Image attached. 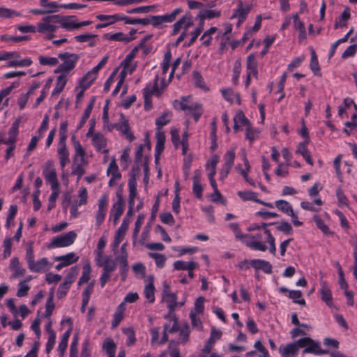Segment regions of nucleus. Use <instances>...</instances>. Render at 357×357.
Here are the masks:
<instances>
[{
  "label": "nucleus",
  "instance_id": "1",
  "mask_svg": "<svg viewBox=\"0 0 357 357\" xmlns=\"http://www.w3.org/2000/svg\"><path fill=\"white\" fill-rule=\"evenodd\" d=\"M58 57L63 62L58 66L54 70L55 73H68L75 68L77 62L79 59V56L77 54L63 52L58 54Z\"/></svg>",
  "mask_w": 357,
  "mask_h": 357
},
{
  "label": "nucleus",
  "instance_id": "2",
  "mask_svg": "<svg viewBox=\"0 0 357 357\" xmlns=\"http://www.w3.org/2000/svg\"><path fill=\"white\" fill-rule=\"evenodd\" d=\"M77 237V234L74 231H70L63 235L57 236L52 238L48 248H62L72 245Z\"/></svg>",
  "mask_w": 357,
  "mask_h": 357
},
{
  "label": "nucleus",
  "instance_id": "3",
  "mask_svg": "<svg viewBox=\"0 0 357 357\" xmlns=\"http://www.w3.org/2000/svg\"><path fill=\"white\" fill-rule=\"evenodd\" d=\"M43 174L47 182L51 184V188L52 190H57L59 186L56 172L54 168L53 162L51 160H48L45 163V168L43 171Z\"/></svg>",
  "mask_w": 357,
  "mask_h": 357
},
{
  "label": "nucleus",
  "instance_id": "4",
  "mask_svg": "<svg viewBox=\"0 0 357 357\" xmlns=\"http://www.w3.org/2000/svg\"><path fill=\"white\" fill-rule=\"evenodd\" d=\"M120 119L121 123L112 125V128L119 130L130 142L133 141L135 137L130 130L128 120L126 119L124 114L122 113L120 114Z\"/></svg>",
  "mask_w": 357,
  "mask_h": 357
},
{
  "label": "nucleus",
  "instance_id": "5",
  "mask_svg": "<svg viewBox=\"0 0 357 357\" xmlns=\"http://www.w3.org/2000/svg\"><path fill=\"white\" fill-rule=\"evenodd\" d=\"M193 25L192 17L190 12H187L181 18H180L174 24L172 31V35H176L181 27L184 28V31Z\"/></svg>",
  "mask_w": 357,
  "mask_h": 357
},
{
  "label": "nucleus",
  "instance_id": "6",
  "mask_svg": "<svg viewBox=\"0 0 357 357\" xmlns=\"http://www.w3.org/2000/svg\"><path fill=\"white\" fill-rule=\"evenodd\" d=\"M252 9V6L245 4L243 1H239L237 8L234 11L232 15L230 17L231 20L234 18H239V23L244 22L247 17L248 14Z\"/></svg>",
  "mask_w": 357,
  "mask_h": 357
},
{
  "label": "nucleus",
  "instance_id": "7",
  "mask_svg": "<svg viewBox=\"0 0 357 357\" xmlns=\"http://www.w3.org/2000/svg\"><path fill=\"white\" fill-rule=\"evenodd\" d=\"M107 204L108 196L107 195L105 194L98 201V209L96 216V225L98 226H100L103 222L107 212Z\"/></svg>",
  "mask_w": 357,
  "mask_h": 357
},
{
  "label": "nucleus",
  "instance_id": "8",
  "mask_svg": "<svg viewBox=\"0 0 357 357\" xmlns=\"http://www.w3.org/2000/svg\"><path fill=\"white\" fill-rule=\"evenodd\" d=\"M250 238H252L254 241H249L245 240V241H243L246 246L255 250H259L262 252L266 250L267 246L265 245V243L259 241V240L261 239L262 238L261 234H256L253 236H251Z\"/></svg>",
  "mask_w": 357,
  "mask_h": 357
},
{
  "label": "nucleus",
  "instance_id": "9",
  "mask_svg": "<svg viewBox=\"0 0 357 357\" xmlns=\"http://www.w3.org/2000/svg\"><path fill=\"white\" fill-rule=\"evenodd\" d=\"M250 264L255 269L257 274H258L259 270H262L266 274H271L272 273L273 266L268 261L252 259L250 261Z\"/></svg>",
  "mask_w": 357,
  "mask_h": 357
},
{
  "label": "nucleus",
  "instance_id": "10",
  "mask_svg": "<svg viewBox=\"0 0 357 357\" xmlns=\"http://www.w3.org/2000/svg\"><path fill=\"white\" fill-rule=\"evenodd\" d=\"M10 268L13 272L10 278L23 276L26 272L25 268L20 266V261L17 257H14L10 260Z\"/></svg>",
  "mask_w": 357,
  "mask_h": 357
},
{
  "label": "nucleus",
  "instance_id": "11",
  "mask_svg": "<svg viewBox=\"0 0 357 357\" xmlns=\"http://www.w3.org/2000/svg\"><path fill=\"white\" fill-rule=\"evenodd\" d=\"M321 284L320 293L321 300L324 301L327 305L331 306L333 303L331 291L326 281H322Z\"/></svg>",
  "mask_w": 357,
  "mask_h": 357
},
{
  "label": "nucleus",
  "instance_id": "12",
  "mask_svg": "<svg viewBox=\"0 0 357 357\" xmlns=\"http://www.w3.org/2000/svg\"><path fill=\"white\" fill-rule=\"evenodd\" d=\"M221 11L215 10H203L199 11L196 18L199 19L200 22H204L206 19L211 20L213 18H218L220 17Z\"/></svg>",
  "mask_w": 357,
  "mask_h": 357
},
{
  "label": "nucleus",
  "instance_id": "13",
  "mask_svg": "<svg viewBox=\"0 0 357 357\" xmlns=\"http://www.w3.org/2000/svg\"><path fill=\"white\" fill-rule=\"evenodd\" d=\"M298 349L295 342L289 343L284 347L279 348V352L282 357H291V356L296 355Z\"/></svg>",
  "mask_w": 357,
  "mask_h": 357
},
{
  "label": "nucleus",
  "instance_id": "14",
  "mask_svg": "<svg viewBox=\"0 0 357 357\" xmlns=\"http://www.w3.org/2000/svg\"><path fill=\"white\" fill-rule=\"evenodd\" d=\"M97 265L103 268V271L111 273L116 268V264L115 261L110 259L108 257H106L102 263L100 262V258L96 259Z\"/></svg>",
  "mask_w": 357,
  "mask_h": 357
},
{
  "label": "nucleus",
  "instance_id": "15",
  "mask_svg": "<svg viewBox=\"0 0 357 357\" xmlns=\"http://www.w3.org/2000/svg\"><path fill=\"white\" fill-rule=\"evenodd\" d=\"M47 266L48 261L47 258H42L38 259L36 262L34 261L33 264H30L29 268L33 272L39 273L47 270Z\"/></svg>",
  "mask_w": 357,
  "mask_h": 357
},
{
  "label": "nucleus",
  "instance_id": "16",
  "mask_svg": "<svg viewBox=\"0 0 357 357\" xmlns=\"http://www.w3.org/2000/svg\"><path fill=\"white\" fill-rule=\"evenodd\" d=\"M246 66L248 73H252L253 76L257 77V61L253 54L248 55L246 59Z\"/></svg>",
  "mask_w": 357,
  "mask_h": 357
},
{
  "label": "nucleus",
  "instance_id": "17",
  "mask_svg": "<svg viewBox=\"0 0 357 357\" xmlns=\"http://www.w3.org/2000/svg\"><path fill=\"white\" fill-rule=\"evenodd\" d=\"M162 300L167 303V307L169 309V313L172 314L176 310V306L178 305L177 303V295L176 293H172L170 294H167L165 296V298H162Z\"/></svg>",
  "mask_w": 357,
  "mask_h": 357
},
{
  "label": "nucleus",
  "instance_id": "18",
  "mask_svg": "<svg viewBox=\"0 0 357 357\" xmlns=\"http://www.w3.org/2000/svg\"><path fill=\"white\" fill-rule=\"evenodd\" d=\"M18 128H19V123L18 121H15L12 127L10 128L9 130V135L8 138L6 139V141H2L3 144H15L17 135L18 133Z\"/></svg>",
  "mask_w": 357,
  "mask_h": 357
},
{
  "label": "nucleus",
  "instance_id": "19",
  "mask_svg": "<svg viewBox=\"0 0 357 357\" xmlns=\"http://www.w3.org/2000/svg\"><path fill=\"white\" fill-rule=\"evenodd\" d=\"M95 101H96V98L92 97L90 100L89 104L87 105L86 108L85 109L84 112L82 115V117L77 126L78 130L83 127V126L85 124L86 120L89 119V116L91 113Z\"/></svg>",
  "mask_w": 357,
  "mask_h": 357
},
{
  "label": "nucleus",
  "instance_id": "20",
  "mask_svg": "<svg viewBox=\"0 0 357 357\" xmlns=\"http://www.w3.org/2000/svg\"><path fill=\"white\" fill-rule=\"evenodd\" d=\"M79 257H75L73 252L68 253L66 255L57 256L54 258V261H61L66 264V266L76 262Z\"/></svg>",
  "mask_w": 357,
  "mask_h": 357
},
{
  "label": "nucleus",
  "instance_id": "21",
  "mask_svg": "<svg viewBox=\"0 0 357 357\" xmlns=\"http://www.w3.org/2000/svg\"><path fill=\"white\" fill-rule=\"evenodd\" d=\"M157 142L155 144V151L158 153H162L164 150V145L165 142V135L162 130H157L156 132Z\"/></svg>",
  "mask_w": 357,
  "mask_h": 357
},
{
  "label": "nucleus",
  "instance_id": "22",
  "mask_svg": "<svg viewBox=\"0 0 357 357\" xmlns=\"http://www.w3.org/2000/svg\"><path fill=\"white\" fill-rule=\"evenodd\" d=\"M67 82L66 75L64 74L60 75L56 79V86L52 91V96H54L60 93L64 89Z\"/></svg>",
  "mask_w": 357,
  "mask_h": 357
},
{
  "label": "nucleus",
  "instance_id": "23",
  "mask_svg": "<svg viewBox=\"0 0 357 357\" xmlns=\"http://www.w3.org/2000/svg\"><path fill=\"white\" fill-rule=\"evenodd\" d=\"M311 60H310V68L312 70V71L316 75L321 76L320 72V68L318 62V59L316 54V52L313 48H311Z\"/></svg>",
  "mask_w": 357,
  "mask_h": 357
},
{
  "label": "nucleus",
  "instance_id": "24",
  "mask_svg": "<svg viewBox=\"0 0 357 357\" xmlns=\"http://www.w3.org/2000/svg\"><path fill=\"white\" fill-rule=\"evenodd\" d=\"M143 150L144 145L142 144H139L136 150L135 155V163L136 166L132 167V174H135V172H138L139 170V163L142 162L143 157Z\"/></svg>",
  "mask_w": 357,
  "mask_h": 357
},
{
  "label": "nucleus",
  "instance_id": "25",
  "mask_svg": "<svg viewBox=\"0 0 357 357\" xmlns=\"http://www.w3.org/2000/svg\"><path fill=\"white\" fill-rule=\"evenodd\" d=\"M105 37H107L111 40L122 41L125 43H128L135 39L134 36H124L122 32H118L111 35L105 34Z\"/></svg>",
  "mask_w": 357,
  "mask_h": 357
},
{
  "label": "nucleus",
  "instance_id": "26",
  "mask_svg": "<svg viewBox=\"0 0 357 357\" xmlns=\"http://www.w3.org/2000/svg\"><path fill=\"white\" fill-rule=\"evenodd\" d=\"M314 221L316 223L317 227L326 235L331 236L333 234V232L330 230L328 227L324 223V220L317 215H314L313 217Z\"/></svg>",
  "mask_w": 357,
  "mask_h": 357
},
{
  "label": "nucleus",
  "instance_id": "27",
  "mask_svg": "<svg viewBox=\"0 0 357 357\" xmlns=\"http://www.w3.org/2000/svg\"><path fill=\"white\" fill-rule=\"evenodd\" d=\"M192 76L194 83L197 87L202 89L204 91H208L209 90L204 82L203 77L198 71L194 70L192 73Z\"/></svg>",
  "mask_w": 357,
  "mask_h": 357
},
{
  "label": "nucleus",
  "instance_id": "28",
  "mask_svg": "<svg viewBox=\"0 0 357 357\" xmlns=\"http://www.w3.org/2000/svg\"><path fill=\"white\" fill-rule=\"evenodd\" d=\"M93 145L100 151L106 146V139L103 135L95 133L92 138Z\"/></svg>",
  "mask_w": 357,
  "mask_h": 357
},
{
  "label": "nucleus",
  "instance_id": "29",
  "mask_svg": "<svg viewBox=\"0 0 357 357\" xmlns=\"http://www.w3.org/2000/svg\"><path fill=\"white\" fill-rule=\"evenodd\" d=\"M86 164V162H82L80 161L79 163H76L75 160L72 168L71 174L77 176V182L81 179L82 176L85 174V169L83 165Z\"/></svg>",
  "mask_w": 357,
  "mask_h": 357
},
{
  "label": "nucleus",
  "instance_id": "30",
  "mask_svg": "<svg viewBox=\"0 0 357 357\" xmlns=\"http://www.w3.org/2000/svg\"><path fill=\"white\" fill-rule=\"evenodd\" d=\"M151 282L146 285L144 289L145 297L149 300V303H153L155 301V287L153 283V276L151 277Z\"/></svg>",
  "mask_w": 357,
  "mask_h": 357
},
{
  "label": "nucleus",
  "instance_id": "31",
  "mask_svg": "<svg viewBox=\"0 0 357 357\" xmlns=\"http://www.w3.org/2000/svg\"><path fill=\"white\" fill-rule=\"evenodd\" d=\"M107 175L111 174L114 178H121V174L119 171V167L115 158H113L109 163L107 171Z\"/></svg>",
  "mask_w": 357,
  "mask_h": 357
},
{
  "label": "nucleus",
  "instance_id": "32",
  "mask_svg": "<svg viewBox=\"0 0 357 357\" xmlns=\"http://www.w3.org/2000/svg\"><path fill=\"white\" fill-rule=\"evenodd\" d=\"M275 206L281 211L289 215L292 212L293 208L289 203L285 200L280 199L275 202Z\"/></svg>",
  "mask_w": 357,
  "mask_h": 357
},
{
  "label": "nucleus",
  "instance_id": "33",
  "mask_svg": "<svg viewBox=\"0 0 357 357\" xmlns=\"http://www.w3.org/2000/svg\"><path fill=\"white\" fill-rule=\"evenodd\" d=\"M127 16L126 15H120L119 14H114L112 15H98L96 18L100 21H104L105 20H112V22L114 23L116 21H123L126 23Z\"/></svg>",
  "mask_w": 357,
  "mask_h": 357
},
{
  "label": "nucleus",
  "instance_id": "34",
  "mask_svg": "<svg viewBox=\"0 0 357 357\" xmlns=\"http://www.w3.org/2000/svg\"><path fill=\"white\" fill-rule=\"evenodd\" d=\"M204 26V22H200L199 21L198 26L195 29V30L194 31L191 32V36L192 37L190 38V40L189 41V43L188 44H185L184 45L185 46L190 47V46H191L195 42V40H197V37L200 35V33L203 31Z\"/></svg>",
  "mask_w": 357,
  "mask_h": 357
},
{
  "label": "nucleus",
  "instance_id": "35",
  "mask_svg": "<svg viewBox=\"0 0 357 357\" xmlns=\"http://www.w3.org/2000/svg\"><path fill=\"white\" fill-rule=\"evenodd\" d=\"M129 197L135 198L137 195V182L135 174H132L128 181Z\"/></svg>",
  "mask_w": 357,
  "mask_h": 357
},
{
  "label": "nucleus",
  "instance_id": "36",
  "mask_svg": "<svg viewBox=\"0 0 357 357\" xmlns=\"http://www.w3.org/2000/svg\"><path fill=\"white\" fill-rule=\"evenodd\" d=\"M149 255L151 258L155 259V264L158 267L162 268L165 266V263L166 261V257L163 254H160L157 252H149Z\"/></svg>",
  "mask_w": 357,
  "mask_h": 357
},
{
  "label": "nucleus",
  "instance_id": "37",
  "mask_svg": "<svg viewBox=\"0 0 357 357\" xmlns=\"http://www.w3.org/2000/svg\"><path fill=\"white\" fill-rule=\"evenodd\" d=\"M123 333L127 336L128 340L126 342L127 346L130 347L133 345L136 342L135 331L132 328H127L123 329Z\"/></svg>",
  "mask_w": 357,
  "mask_h": 357
},
{
  "label": "nucleus",
  "instance_id": "38",
  "mask_svg": "<svg viewBox=\"0 0 357 357\" xmlns=\"http://www.w3.org/2000/svg\"><path fill=\"white\" fill-rule=\"evenodd\" d=\"M91 266L89 263L86 264L83 266V271L81 278L78 282V285L87 282L90 279Z\"/></svg>",
  "mask_w": 357,
  "mask_h": 357
},
{
  "label": "nucleus",
  "instance_id": "39",
  "mask_svg": "<svg viewBox=\"0 0 357 357\" xmlns=\"http://www.w3.org/2000/svg\"><path fill=\"white\" fill-rule=\"evenodd\" d=\"M241 70V59H237L234 65L232 82L234 84H238V78Z\"/></svg>",
  "mask_w": 357,
  "mask_h": 357
},
{
  "label": "nucleus",
  "instance_id": "40",
  "mask_svg": "<svg viewBox=\"0 0 357 357\" xmlns=\"http://www.w3.org/2000/svg\"><path fill=\"white\" fill-rule=\"evenodd\" d=\"M144 109L149 111L152 108L151 92L150 91L149 86L144 89Z\"/></svg>",
  "mask_w": 357,
  "mask_h": 357
},
{
  "label": "nucleus",
  "instance_id": "41",
  "mask_svg": "<svg viewBox=\"0 0 357 357\" xmlns=\"http://www.w3.org/2000/svg\"><path fill=\"white\" fill-rule=\"evenodd\" d=\"M70 17L61 16L59 15H49L43 18V20L50 24L62 23V21L68 20Z\"/></svg>",
  "mask_w": 357,
  "mask_h": 357
},
{
  "label": "nucleus",
  "instance_id": "42",
  "mask_svg": "<svg viewBox=\"0 0 357 357\" xmlns=\"http://www.w3.org/2000/svg\"><path fill=\"white\" fill-rule=\"evenodd\" d=\"M265 234H266V236H267L266 241L269 244V251L271 254L275 255V252H276L275 238L273 237V236L271 234L270 230H268V229H265Z\"/></svg>",
  "mask_w": 357,
  "mask_h": 357
},
{
  "label": "nucleus",
  "instance_id": "43",
  "mask_svg": "<svg viewBox=\"0 0 357 357\" xmlns=\"http://www.w3.org/2000/svg\"><path fill=\"white\" fill-rule=\"evenodd\" d=\"M96 77L97 74L91 70L82 77V79L79 80V84H89L90 86L93 81L96 79Z\"/></svg>",
  "mask_w": 357,
  "mask_h": 357
},
{
  "label": "nucleus",
  "instance_id": "44",
  "mask_svg": "<svg viewBox=\"0 0 357 357\" xmlns=\"http://www.w3.org/2000/svg\"><path fill=\"white\" fill-rule=\"evenodd\" d=\"M102 349L105 350L107 354L111 353H116V346L112 339L107 338L103 343Z\"/></svg>",
  "mask_w": 357,
  "mask_h": 357
},
{
  "label": "nucleus",
  "instance_id": "45",
  "mask_svg": "<svg viewBox=\"0 0 357 357\" xmlns=\"http://www.w3.org/2000/svg\"><path fill=\"white\" fill-rule=\"evenodd\" d=\"M234 121L238 123L241 126H245L246 128L248 126V125L251 124L242 111L237 112L234 119Z\"/></svg>",
  "mask_w": 357,
  "mask_h": 357
},
{
  "label": "nucleus",
  "instance_id": "46",
  "mask_svg": "<svg viewBox=\"0 0 357 357\" xmlns=\"http://www.w3.org/2000/svg\"><path fill=\"white\" fill-rule=\"evenodd\" d=\"M190 329L189 324L185 323L183 324L181 329H180L179 336L183 343H185L189 340Z\"/></svg>",
  "mask_w": 357,
  "mask_h": 357
},
{
  "label": "nucleus",
  "instance_id": "47",
  "mask_svg": "<svg viewBox=\"0 0 357 357\" xmlns=\"http://www.w3.org/2000/svg\"><path fill=\"white\" fill-rule=\"evenodd\" d=\"M131 217L132 216H127V215H126V217L123 220L121 225L117 229V231L116 232V234L121 235V236H125V234L128 229V225L130 222V219Z\"/></svg>",
  "mask_w": 357,
  "mask_h": 357
},
{
  "label": "nucleus",
  "instance_id": "48",
  "mask_svg": "<svg viewBox=\"0 0 357 357\" xmlns=\"http://www.w3.org/2000/svg\"><path fill=\"white\" fill-rule=\"evenodd\" d=\"M139 50L137 47H134L132 51L126 56L125 59L122 61L121 65L123 66L124 69L129 67L130 63L133 60V59L135 57L137 53L138 52Z\"/></svg>",
  "mask_w": 357,
  "mask_h": 357
},
{
  "label": "nucleus",
  "instance_id": "49",
  "mask_svg": "<svg viewBox=\"0 0 357 357\" xmlns=\"http://www.w3.org/2000/svg\"><path fill=\"white\" fill-rule=\"evenodd\" d=\"M319 347H320L319 344L318 342L314 341L310 337V343H309L308 346L303 351V354L310 353V354H317V351L319 349Z\"/></svg>",
  "mask_w": 357,
  "mask_h": 357
},
{
  "label": "nucleus",
  "instance_id": "50",
  "mask_svg": "<svg viewBox=\"0 0 357 357\" xmlns=\"http://www.w3.org/2000/svg\"><path fill=\"white\" fill-rule=\"evenodd\" d=\"M155 8V5L140 6V7H137V8H135L128 10H127V13L129 14L139 13H149V12L153 10Z\"/></svg>",
  "mask_w": 357,
  "mask_h": 357
},
{
  "label": "nucleus",
  "instance_id": "51",
  "mask_svg": "<svg viewBox=\"0 0 357 357\" xmlns=\"http://www.w3.org/2000/svg\"><path fill=\"white\" fill-rule=\"evenodd\" d=\"M124 199L123 198L119 197V200H117L113 205L112 208V213H116L119 215H122L124 208H123Z\"/></svg>",
  "mask_w": 357,
  "mask_h": 357
},
{
  "label": "nucleus",
  "instance_id": "52",
  "mask_svg": "<svg viewBox=\"0 0 357 357\" xmlns=\"http://www.w3.org/2000/svg\"><path fill=\"white\" fill-rule=\"evenodd\" d=\"M0 39L2 41H13L15 43H19L24 40H28L30 39L29 36H9L8 35H2L0 37Z\"/></svg>",
  "mask_w": 357,
  "mask_h": 357
},
{
  "label": "nucleus",
  "instance_id": "53",
  "mask_svg": "<svg viewBox=\"0 0 357 357\" xmlns=\"http://www.w3.org/2000/svg\"><path fill=\"white\" fill-rule=\"evenodd\" d=\"M276 228H277V229L278 231H282L284 234H292V231H293L292 227L287 221H284V220L281 221L278 224V225L277 226Z\"/></svg>",
  "mask_w": 357,
  "mask_h": 357
},
{
  "label": "nucleus",
  "instance_id": "54",
  "mask_svg": "<svg viewBox=\"0 0 357 357\" xmlns=\"http://www.w3.org/2000/svg\"><path fill=\"white\" fill-rule=\"evenodd\" d=\"M224 159L225 161L224 165L232 167L235 159L234 149L228 150L224 156Z\"/></svg>",
  "mask_w": 357,
  "mask_h": 357
},
{
  "label": "nucleus",
  "instance_id": "55",
  "mask_svg": "<svg viewBox=\"0 0 357 357\" xmlns=\"http://www.w3.org/2000/svg\"><path fill=\"white\" fill-rule=\"evenodd\" d=\"M169 115V112H165L155 120V124L157 126V130H161L162 126L167 125L170 120L167 119L166 117Z\"/></svg>",
  "mask_w": 357,
  "mask_h": 357
},
{
  "label": "nucleus",
  "instance_id": "56",
  "mask_svg": "<svg viewBox=\"0 0 357 357\" xmlns=\"http://www.w3.org/2000/svg\"><path fill=\"white\" fill-rule=\"evenodd\" d=\"M74 148H75V160H76V157L77 155H80L81 156V158H80L81 162H85V159H84L85 151L79 141L74 142Z\"/></svg>",
  "mask_w": 357,
  "mask_h": 357
},
{
  "label": "nucleus",
  "instance_id": "57",
  "mask_svg": "<svg viewBox=\"0 0 357 357\" xmlns=\"http://www.w3.org/2000/svg\"><path fill=\"white\" fill-rule=\"evenodd\" d=\"M40 64L43 66H54L58 64L59 61L56 57H45V56H40L39 57Z\"/></svg>",
  "mask_w": 357,
  "mask_h": 357
},
{
  "label": "nucleus",
  "instance_id": "58",
  "mask_svg": "<svg viewBox=\"0 0 357 357\" xmlns=\"http://www.w3.org/2000/svg\"><path fill=\"white\" fill-rule=\"evenodd\" d=\"M191 319V324L193 328H197L198 331H201L203 329L202 322L199 318H197L195 312L191 311L190 313Z\"/></svg>",
  "mask_w": 357,
  "mask_h": 357
},
{
  "label": "nucleus",
  "instance_id": "59",
  "mask_svg": "<svg viewBox=\"0 0 357 357\" xmlns=\"http://www.w3.org/2000/svg\"><path fill=\"white\" fill-rule=\"evenodd\" d=\"M337 267L338 269V275H339V284L342 289L347 290L348 289V284L344 279V272L342 269L340 264L337 262Z\"/></svg>",
  "mask_w": 357,
  "mask_h": 357
},
{
  "label": "nucleus",
  "instance_id": "60",
  "mask_svg": "<svg viewBox=\"0 0 357 357\" xmlns=\"http://www.w3.org/2000/svg\"><path fill=\"white\" fill-rule=\"evenodd\" d=\"M238 195L243 200L255 202L257 198V193L252 191H238Z\"/></svg>",
  "mask_w": 357,
  "mask_h": 357
},
{
  "label": "nucleus",
  "instance_id": "61",
  "mask_svg": "<svg viewBox=\"0 0 357 357\" xmlns=\"http://www.w3.org/2000/svg\"><path fill=\"white\" fill-rule=\"evenodd\" d=\"M229 227L230 229L234 231V233L235 234V236H236V238H238V240L241 241H245V240H244V238L245 237H248V235H243L241 231V229L238 227V225L237 223H231L229 224Z\"/></svg>",
  "mask_w": 357,
  "mask_h": 357
},
{
  "label": "nucleus",
  "instance_id": "62",
  "mask_svg": "<svg viewBox=\"0 0 357 357\" xmlns=\"http://www.w3.org/2000/svg\"><path fill=\"white\" fill-rule=\"evenodd\" d=\"M70 287V282H62L59 285L58 291H57L58 298L61 299V298H63L66 295Z\"/></svg>",
  "mask_w": 357,
  "mask_h": 357
},
{
  "label": "nucleus",
  "instance_id": "63",
  "mask_svg": "<svg viewBox=\"0 0 357 357\" xmlns=\"http://www.w3.org/2000/svg\"><path fill=\"white\" fill-rule=\"evenodd\" d=\"M126 24H140L143 25H148L151 24V20L149 18L143 19H133L127 16Z\"/></svg>",
  "mask_w": 357,
  "mask_h": 357
},
{
  "label": "nucleus",
  "instance_id": "64",
  "mask_svg": "<svg viewBox=\"0 0 357 357\" xmlns=\"http://www.w3.org/2000/svg\"><path fill=\"white\" fill-rule=\"evenodd\" d=\"M357 51V44H353L348 47L342 54V58L347 59L353 56Z\"/></svg>",
  "mask_w": 357,
  "mask_h": 357
}]
</instances>
